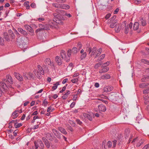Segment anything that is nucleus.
Instances as JSON below:
<instances>
[{"label":"nucleus","instance_id":"obj_1","mask_svg":"<svg viewBox=\"0 0 149 149\" xmlns=\"http://www.w3.org/2000/svg\"><path fill=\"white\" fill-rule=\"evenodd\" d=\"M64 20V18L62 17L59 18L58 17L54 18L53 20H49V24L50 25V28L52 29L56 28L57 27V24H62L63 23V21Z\"/></svg>","mask_w":149,"mask_h":149},{"label":"nucleus","instance_id":"obj_2","mask_svg":"<svg viewBox=\"0 0 149 149\" xmlns=\"http://www.w3.org/2000/svg\"><path fill=\"white\" fill-rule=\"evenodd\" d=\"M72 50L69 49L67 51V55H66V52L64 50H61V56L63 59H65L66 62H68L70 59V56L71 55Z\"/></svg>","mask_w":149,"mask_h":149},{"label":"nucleus","instance_id":"obj_3","mask_svg":"<svg viewBox=\"0 0 149 149\" xmlns=\"http://www.w3.org/2000/svg\"><path fill=\"white\" fill-rule=\"evenodd\" d=\"M143 97L144 103L147 104L149 102V88L143 90Z\"/></svg>","mask_w":149,"mask_h":149},{"label":"nucleus","instance_id":"obj_4","mask_svg":"<svg viewBox=\"0 0 149 149\" xmlns=\"http://www.w3.org/2000/svg\"><path fill=\"white\" fill-rule=\"evenodd\" d=\"M37 68L39 71L40 72V73H38V72H36V70H34L33 71V72L36 75L38 78L40 79L41 77V74L43 75L44 74V71L42 69V68L40 65H38L37 66Z\"/></svg>","mask_w":149,"mask_h":149},{"label":"nucleus","instance_id":"obj_5","mask_svg":"<svg viewBox=\"0 0 149 149\" xmlns=\"http://www.w3.org/2000/svg\"><path fill=\"white\" fill-rule=\"evenodd\" d=\"M45 65L42 66L43 68H44L45 70H48V67L49 66H52V63L51 60L50 58H47L45 60Z\"/></svg>","mask_w":149,"mask_h":149},{"label":"nucleus","instance_id":"obj_6","mask_svg":"<svg viewBox=\"0 0 149 149\" xmlns=\"http://www.w3.org/2000/svg\"><path fill=\"white\" fill-rule=\"evenodd\" d=\"M35 146V149H37L39 147L41 149H42L44 147V144L41 140H38L35 141L34 142Z\"/></svg>","mask_w":149,"mask_h":149},{"label":"nucleus","instance_id":"obj_7","mask_svg":"<svg viewBox=\"0 0 149 149\" xmlns=\"http://www.w3.org/2000/svg\"><path fill=\"white\" fill-rule=\"evenodd\" d=\"M9 83L7 80L6 79H4L3 80V81L0 82L1 86L4 89H6L7 88V85H8Z\"/></svg>","mask_w":149,"mask_h":149},{"label":"nucleus","instance_id":"obj_8","mask_svg":"<svg viewBox=\"0 0 149 149\" xmlns=\"http://www.w3.org/2000/svg\"><path fill=\"white\" fill-rule=\"evenodd\" d=\"M39 26L40 29H42V30H48L50 29V25L49 24V22H48V24H46L45 25L42 24H40L39 25Z\"/></svg>","mask_w":149,"mask_h":149},{"label":"nucleus","instance_id":"obj_9","mask_svg":"<svg viewBox=\"0 0 149 149\" xmlns=\"http://www.w3.org/2000/svg\"><path fill=\"white\" fill-rule=\"evenodd\" d=\"M97 48L96 47H94L92 49L91 47H88L86 49L87 51L89 52V54L91 53L90 56H93L96 51Z\"/></svg>","mask_w":149,"mask_h":149},{"label":"nucleus","instance_id":"obj_10","mask_svg":"<svg viewBox=\"0 0 149 149\" xmlns=\"http://www.w3.org/2000/svg\"><path fill=\"white\" fill-rule=\"evenodd\" d=\"M24 27L26 29L29 31L31 35H33L34 34V31L32 28L29 26L28 25H24Z\"/></svg>","mask_w":149,"mask_h":149},{"label":"nucleus","instance_id":"obj_11","mask_svg":"<svg viewBox=\"0 0 149 149\" xmlns=\"http://www.w3.org/2000/svg\"><path fill=\"white\" fill-rule=\"evenodd\" d=\"M52 131L56 137L59 139L61 138L62 134L59 133V132L55 129H53Z\"/></svg>","mask_w":149,"mask_h":149},{"label":"nucleus","instance_id":"obj_12","mask_svg":"<svg viewBox=\"0 0 149 149\" xmlns=\"http://www.w3.org/2000/svg\"><path fill=\"white\" fill-rule=\"evenodd\" d=\"M14 75L16 78H17L18 80L20 81H22L23 80V78L22 76L19 73L15 72L14 73Z\"/></svg>","mask_w":149,"mask_h":149},{"label":"nucleus","instance_id":"obj_13","mask_svg":"<svg viewBox=\"0 0 149 149\" xmlns=\"http://www.w3.org/2000/svg\"><path fill=\"white\" fill-rule=\"evenodd\" d=\"M98 108L99 111L103 112L105 111L107 109L106 107L102 104L99 105L98 106Z\"/></svg>","mask_w":149,"mask_h":149},{"label":"nucleus","instance_id":"obj_14","mask_svg":"<svg viewBox=\"0 0 149 149\" xmlns=\"http://www.w3.org/2000/svg\"><path fill=\"white\" fill-rule=\"evenodd\" d=\"M61 59L60 57L58 56H56L55 58V60L57 63L59 65H61L63 62V59ZM64 59H65V58Z\"/></svg>","mask_w":149,"mask_h":149},{"label":"nucleus","instance_id":"obj_15","mask_svg":"<svg viewBox=\"0 0 149 149\" xmlns=\"http://www.w3.org/2000/svg\"><path fill=\"white\" fill-rule=\"evenodd\" d=\"M113 89L112 86H108L105 87L104 88V91L105 92H107L109 91H111Z\"/></svg>","mask_w":149,"mask_h":149},{"label":"nucleus","instance_id":"obj_16","mask_svg":"<svg viewBox=\"0 0 149 149\" xmlns=\"http://www.w3.org/2000/svg\"><path fill=\"white\" fill-rule=\"evenodd\" d=\"M102 69L99 71V72L100 73H103L106 72H107L109 69L108 67H105L104 68H102Z\"/></svg>","mask_w":149,"mask_h":149},{"label":"nucleus","instance_id":"obj_17","mask_svg":"<svg viewBox=\"0 0 149 149\" xmlns=\"http://www.w3.org/2000/svg\"><path fill=\"white\" fill-rule=\"evenodd\" d=\"M149 80V76H143L141 79V82H143Z\"/></svg>","mask_w":149,"mask_h":149},{"label":"nucleus","instance_id":"obj_18","mask_svg":"<svg viewBox=\"0 0 149 149\" xmlns=\"http://www.w3.org/2000/svg\"><path fill=\"white\" fill-rule=\"evenodd\" d=\"M111 76L109 74H106L102 75L100 77V79H110Z\"/></svg>","mask_w":149,"mask_h":149},{"label":"nucleus","instance_id":"obj_19","mask_svg":"<svg viewBox=\"0 0 149 149\" xmlns=\"http://www.w3.org/2000/svg\"><path fill=\"white\" fill-rule=\"evenodd\" d=\"M17 30L19 32L24 35H26L27 34V32L21 28H18Z\"/></svg>","mask_w":149,"mask_h":149},{"label":"nucleus","instance_id":"obj_20","mask_svg":"<svg viewBox=\"0 0 149 149\" xmlns=\"http://www.w3.org/2000/svg\"><path fill=\"white\" fill-rule=\"evenodd\" d=\"M6 77L8 82L11 84H13V80L11 76L9 75H8L6 76Z\"/></svg>","mask_w":149,"mask_h":149},{"label":"nucleus","instance_id":"obj_21","mask_svg":"<svg viewBox=\"0 0 149 149\" xmlns=\"http://www.w3.org/2000/svg\"><path fill=\"white\" fill-rule=\"evenodd\" d=\"M139 23L141 24L143 26H145L146 25V21L143 18H141L139 21Z\"/></svg>","mask_w":149,"mask_h":149},{"label":"nucleus","instance_id":"obj_22","mask_svg":"<svg viewBox=\"0 0 149 149\" xmlns=\"http://www.w3.org/2000/svg\"><path fill=\"white\" fill-rule=\"evenodd\" d=\"M148 86H149L148 83H142L139 85V87L141 88H146L148 87Z\"/></svg>","mask_w":149,"mask_h":149},{"label":"nucleus","instance_id":"obj_23","mask_svg":"<svg viewBox=\"0 0 149 149\" xmlns=\"http://www.w3.org/2000/svg\"><path fill=\"white\" fill-rule=\"evenodd\" d=\"M58 130L62 133L66 134H67V132L65 129L62 127H58Z\"/></svg>","mask_w":149,"mask_h":149},{"label":"nucleus","instance_id":"obj_24","mask_svg":"<svg viewBox=\"0 0 149 149\" xmlns=\"http://www.w3.org/2000/svg\"><path fill=\"white\" fill-rule=\"evenodd\" d=\"M139 26V24L137 22H136L134 23L133 26V29L134 30H136L138 29Z\"/></svg>","mask_w":149,"mask_h":149},{"label":"nucleus","instance_id":"obj_25","mask_svg":"<svg viewBox=\"0 0 149 149\" xmlns=\"http://www.w3.org/2000/svg\"><path fill=\"white\" fill-rule=\"evenodd\" d=\"M19 46L21 48H22V51L23 52L24 51V49L26 48L27 47V45H26L24 43H23V42H22V44L21 43V44L19 45Z\"/></svg>","mask_w":149,"mask_h":149},{"label":"nucleus","instance_id":"obj_26","mask_svg":"<svg viewBox=\"0 0 149 149\" xmlns=\"http://www.w3.org/2000/svg\"><path fill=\"white\" fill-rule=\"evenodd\" d=\"M83 115L84 117L88 118L91 121L92 120V117L89 114L84 113H83Z\"/></svg>","mask_w":149,"mask_h":149},{"label":"nucleus","instance_id":"obj_27","mask_svg":"<svg viewBox=\"0 0 149 149\" xmlns=\"http://www.w3.org/2000/svg\"><path fill=\"white\" fill-rule=\"evenodd\" d=\"M67 93L64 94L62 96V98L65 100L68 97V95L70 93V91L69 90H67Z\"/></svg>","mask_w":149,"mask_h":149},{"label":"nucleus","instance_id":"obj_28","mask_svg":"<svg viewBox=\"0 0 149 149\" xmlns=\"http://www.w3.org/2000/svg\"><path fill=\"white\" fill-rule=\"evenodd\" d=\"M70 8L69 6L65 4H63V5H61V8L62 9H68Z\"/></svg>","mask_w":149,"mask_h":149},{"label":"nucleus","instance_id":"obj_29","mask_svg":"<svg viewBox=\"0 0 149 149\" xmlns=\"http://www.w3.org/2000/svg\"><path fill=\"white\" fill-rule=\"evenodd\" d=\"M17 111H15L12 113V117L13 118H15L18 116V114L17 113Z\"/></svg>","mask_w":149,"mask_h":149},{"label":"nucleus","instance_id":"obj_30","mask_svg":"<svg viewBox=\"0 0 149 149\" xmlns=\"http://www.w3.org/2000/svg\"><path fill=\"white\" fill-rule=\"evenodd\" d=\"M59 85V82H56V83L54 84V86L52 87V88L53 90H56L58 86Z\"/></svg>","mask_w":149,"mask_h":149},{"label":"nucleus","instance_id":"obj_31","mask_svg":"<svg viewBox=\"0 0 149 149\" xmlns=\"http://www.w3.org/2000/svg\"><path fill=\"white\" fill-rule=\"evenodd\" d=\"M53 6L57 8H61V5L58 3H53L52 4Z\"/></svg>","mask_w":149,"mask_h":149},{"label":"nucleus","instance_id":"obj_32","mask_svg":"<svg viewBox=\"0 0 149 149\" xmlns=\"http://www.w3.org/2000/svg\"><path fill=\"white\" fill-rule=\"evenodd\" d=\"M117 24V22L115 21L113 22H112L111 24L110 27L111 28H113L116 26Z\"/></svg>","mask_w":149,"mask_h":149},{"label":"nucleus","instance_id":"obj_33","mask_svg":"<svg viewBox=\"0 0 149 149\" xmlns=\"http://www.w3.org/2000/svg\"><path fill=\"white\" fill-rule=\"evenodd\" d=\"M120 30V25H117L116 26L115 28V31L116 32L118 33Z\"/></svg>","mask_w":149,"mask_h":149},{"label":"nucleus","instance_id":"obj_34","mask_svg":"<svg viewBox=\"0 0 149 149\" xmlns=\"http://www.w3.org/2000/svg\"><path fill=\"white\" fill-rule=\"evenodd\" d=\"M102 62L98 63H96L95 64L94 68L95 69L98 68L99 67H100L101 65H102Z\"/></svg>","mask_w":149,"mask_h":149},{"label":"nucleus","instance_id":"obj_35","mask_svg":"<svg viewBox=\"0 0 149 149\" xmlns=\"http://www.w3.org/2000/svg\"><path fill=\"white\" fill-rule=\"evenodd\" d=\"M72 53L74 54H76L78 50H77V48L75 47H73L72 49Z\"/></svg>","mask_w":149,"mask_h":149},{"label":"nucleus","instance_id":"obj_36","mask_svg":"<svg viewBox=\"0 0 149 149\" xmlns=\"http://www.w3.org/2000/svg\"><path fill=\"white\" fill-rule=\"evenodd\" d=\"M48 104V102L47 101L46 99H45L43 101L42 105L44 107H46L47 106V105Z\"/></svg>","mask_w":149,"mask_h":149},{"label":"nucleus","instance_id":"obj_37","mask_svg":"<svg viewBox=\"0 0 149 149\" xmlns=\"http://www.w3.org/2000/svg\"><path fill=\"white\" fill-rule=\"evenodd\" d=\"M4 38L6 40L8 41L9 40V37L8 33L6 32H5L4 33Z\"/></svg>","mask_w":149,"mask_h":149},{"label":"nucleus","instance_id":"obj_38","mask_svg":"<svg viewBox=\"0 0 149 149\" xmlns=\"http://www.w3.org/2000/svg\"><path fill=\"white\" fill-rule=\"evenodd\" d=\"M141 61L143 63L145 64H146L147 65H149V61L145 59H142L141 60Z\"/></svg>","mask_w":149,"mask_h":149},{"label":"nucleus","instance_id":"obj_39","mask_svg":"<svg viewBox=\"0 0 149 149\" xmlns=\"http://www.w3.org/2000/svg\"><path fill=\"white\" fill-rule=\"evenodd\" d=\"M9 34L11 36V37L12 39H14L15 37L14 34L13 33V31L10 30L9 31Z\"/></svg>","mask_w":149,"mask_h":149},{"label":"nucleus","instance_id":"obj_40","mask_svg":"<svg viewBox=\"0 0 149 149\" xmlns=\"http://www.w3.org/2000/svg\"><path fill=\"white\" fill-rule=\"evenodd\" d=\"M129 28L128 26H125V33L126 34H127L129 32Z\"/></svg>","mask_w":149,"mask_h":149},{"label":"nucleus","instance_id":"obj_41","mask_svg":"<svg viewBox=\"0 0 149 149\" xmlns=\"http://www.w3.org/2000/svg\"><path fill=\"white\" fill-rule=\"evenodd\" d=\"M42 29L38 28L36 30V33L37 35L40 34V32L41 31H43V30H42Z\"/></svg>","mask_w":149,"mask_h":149},{"label":"nucleus","instance_id":"obj_42","mask_svg":"<svg viewBox=\"0 0 149 149\" xmlns=\"http://www.w3.org/2000/svg\"><path fill=\"white\" fill-rule=\"evenodd\" d=\"M105 57V54H103L98 59L97 61H99L102 60Z\"/></svg>","mask_w":149,"mask_h":149},{"label":"nucleus","instance_id":"obj_43","mask_svg":"<svg viewBox=\"0 0 149 149\" xmlns=\"http://www.w3.org/2000/svg\"><path fill=\"white\" fill-rule=\"evenodd\" d=\"M15 124V127L16 128L19 127L22 125V123H19L17 124V123H14Z\"/></svg>","mask_w":149,"mask_h":149},{"label":"nucleus","instance_id":"obj_44","mask_svg":"<svg viewBox=\"0 0 149 149\" xmlns=\"http://www.w3.org/2000/svg\"><path fill=\"white\" fill-rule=\"evenodd\" d=\"M109 64V63L108 62H107L105 63L102 64L101 68H104L105 67H107Z\"/></svg>","mask_w":149,"mask_h":149},{"label":"nucleus","instance_id":"obj_45","mask_svg":"<svg viewBox=\"0 0 149 149\" xmlns=\"http://www.w3.org/2000/svg\"><path fill=\"white\" fill-rule=\"evenodd\" d=\"M125 136H126L125 138H126V137H128L129 136V134L130 133L129 130V129H127L125 131Z\"/></svg>","mask_w":149,"mask_h":149},{"label":"nucleus","instance_id":"obj_46","mask_svg":"<svg viewBox=\"0 0 149 149\" xmlns=\"http://www.w3.org/2000/svg\"><path fill=\"white\" fill-rule=\"evenodd\" d=\"M86 52H84L81 55V59H83L84 58H85L86 56Z\"/></svg>","mask_w":149,"mask_h":149},{"label":"nucleus","instance_id":"obj_47","mask_svg":"<svg viewBox=\"0 0 149 149\" xmlns=\"http://www.w3.org/2000/svg\"><path fill=\"white\" fill-rule=\"evenodd\" d=\"M107 145L108 148H110L111 147L112 145V142L110 141H109L107 142Z\"/></svg>","mask_w":149,"mask_h":149},{"label":"nucleus","instance_id":"obj_48","mask_svg":"<svg viewBox=\"0 0 149 149\" xmlns=\"http://www.w3.org/2000/svg\"><path fill=\"white\" fill-rule=\"evenodd\" d=\"M71 81L72 83H75L78 81V79L77 78H75L72 79Z\"/></svg>","mask_w":149,"mask_h":149},{"label":"nucleus","instance_id":"obj_49","mask_svg":"<svg viewBox=\"0 0 149 149\" xmlns=\"http://www.w3.org/2000/svg\"><path fill=\"white\" fill-rule=\"evenodd\" d=\"M45 143L47 148H48L49 147L50 144H49V143L48 141H46Z\"/></svg>","mask_w":149,"mask_h":149},{"label":"nucleus","instance_id":"obj_50","mask_svg":"<svg viewBox=\"0 0 149 149\" xmlns=\"http://www.w3.org/2000/svg\"><path fill=\"white\" fill-rule=\"evenodd\" d=\"M0 44L1 45H3L4 44L3 39L1 37H0Z\"/></svg>","mask_w":149,"mask_h":149},{"label":"nucleus","instance_id":"obj_51","mask_svg":"<svg viewBox=\"0 0 149 149\" xmlns=\"http://www.w3.org/2000/svg\"><path fill=\"white\" fill-rule=\"evenodd\" d=\"M76 122L78 124H79L80 125H81L82 123V122L78 119H77L76 120Z\"/></svg>","mask_w":149,"mask_h":149},{"label":"nucleus","instance_id":"obj_52","mask_svg":"<svg viewBox=\"0 0 149 149\" xmlns=\"http://www.w3.org/2000/svg\"><path fill=\"white\" fill-rule=\"evenodd\" d=\"M113 147H116V143H117V141L116 140H114L113 141Z\"/></svg>","mask_w":149,"mask_h":149},{"label":"nucleus","instance_id":"obj_53","mask_svg":"<svg viewBox=\"0 0 149 149\" xmlns=\"http://www.w3.org/2000/svg\"><path fill=\"white\" fill-rule=\"evenodd\" d=\"M99 100L102 101V102H103L104 103L106 104H107L108 103V102L107 100H104L102 99H99Z\"/></svg>","mask_w":149,"mask_h":149},{"label":"nucleus","instance_id":"obj_54","mask_svg":"<svg viewBox=\"0 0 149 149\" xmlns=\"http://www.w3.org/2000/svg\"><path fill=\"white\" fill-rule=\"evenodd\" d=\"M77 94H76L74 95L73 97V100L74 101H75L77 100Z\"/></svg>","mask_w":149,"mask_h":149},{"label":"nucleus","instance_id":"obj_55","mask_svg":"<svg viewBox=\"0 0 149 149\" xmlns=\"http://www.w3.org/2000/svg\"><path fill=\"white\" fill-rule=\"evenodd\" d=\"M111 15L110 13L108 14L105 16V18L106 19H108L111 16Z\"/></svg>","mask_w":149,"mask_h":149},{"label":"nucleus","instance_id":"obj_56","mask_svg":"<svg viewBox=\"0 0 149 149\" xmlns=\"http://www.w3.org/2000/svg\"><path fill=\"white\" fill-rule=\"evenodd\" d=\"M75 104V103L74 102H72L70 105V107L71 108H72L74 106Z\"/></svg>","mask_w":149,"mask_h":149},{"label":"nucleus","instance_id":"obj_57","mask_svg":"<svg viewBox=\"0 0 149 149\" xmlns=\"http://www.w3.org/2000/svg\"><path fill=\"white\" fill-rule=\"evenodd\" d=\"M148 148H149V143L145 145L142 149H147Z\"/></svg>","mask_w":149,"mask_h":149},{"label":"nucleus","instance_id":"obj_58","mask_svg":"<svg viewBox=\"0 0 149 149\" xmlns=\"http://www.w3.org/2000/svg\"><path fill=\"white\" fill-rule=\"evenodd\" d=\"M119 9L118 8H117L114 11L113 13L114 14H117L119 11Z\"/></svg>","mask_w":149,"mask_h":149},{"label":"nucleus","instance_id":"obj_59","mask_svg":"<svg viewBox=\"0 0 149 149\" xmlns=\"http://www.w3.org/2000/svg\"><path fill=\"white\" fill-rule=\"evenodd\" d=\"M95 86L96 88H98L99 87L100 85L98 83H96L94 85Z\"/></svg>","mask_w":149,"mask_h":149},{"label":"nucleus","instance_id":"obj_60","mask_svg":"<svg viewBox=\"0 0 149 149\" xmlns=\"http://www.w3.org/2000/svg\"><path fill=\"white\" fill-rule=\"evenodd\" d=\"M39 21H41L44 20V18L43 17H40L37 18Z\"/></svg>","mask_w":149,"mask_h":149},{"label":"nucleus","instance_id":"obj_61","mask_svg":"<svg viewBox=\"0 0 149 149\" xmlns=\"http://www.w3.org/2000/svg\"><path fill=\"white\" fill-rule=\"evenodd\" d=\"M31 6L32 8H35L36 7V4L35 3H32L31 4Z\"/></svg>","mask_w":149,"mask_h":149},{"label":"nucleus","instance_id":"obj_62","mask_svg":"<svg viewBox=\"0 0 149 149\" xmlns=\"http://www.w3.org/2000/svg\"><path fill=\"white\" fill-rule=\"evenodd\" d=\"M65 16H67L68 17H72L71 15L70 14V13L68 14V13H65Z\"/></svg>","mask_w":149,"mask_h":149},{"label":"nucleus","instance_id":"obj_63","mask_svg":"<svg viewBox=\"0 0 149 149\" xmlns=\"http://www.w3.org/2000/svg\"><path fill=\"white\" fill-rule=\"evenodd\" d=\"M25 117V114H23L21 118V119L22 120H24Z\"/></svg>","mask_w":149,"mask_h":149},{"label":"nucleus","instance_id":"obj_64","mask_svg":"<svg viewBox=\"0 0 149 149\" xmlns=\"http://www.w3.org/2000/svg\"><path fill=\"white\" fill-rule=\"evenodd\" d=\"M130 29H131L132 27V22H130L129 24L128 25H127Z\"/></svg>","mask_w":149,"mask_h":149}]
</instances>
